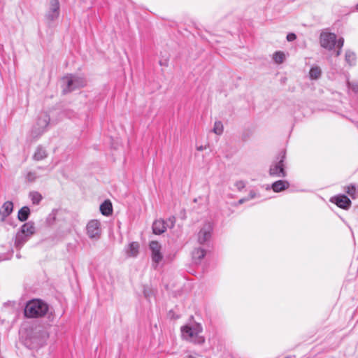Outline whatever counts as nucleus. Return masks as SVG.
I'll list each match as a JSON object with an SVG mask.
<instances>
[{
    "label": "nucleus",
    "mask_w": 358,
    "mask_h": 358,
    "mask_svg": "<svg viewBox=\"0 0 358 358\" xmlns=\"http://www.w3.org/2000/svg\"><path fill=\"white\" fill-rule=\"evenodd\" d=\"M224 127L221 121H215L213 131L217 135H221L223 133Z\"/></svg>",
    "instance_id": "24"
},
{
    "label": "nucleus",
    "mask_w": 358,
    "mask_h": 358,
    "mask_svg": "<svg viewBox=\"0 0 358 358\" xmlns=\"http://www.w3.org/2000/svg\"><path fill=\"white\" fill-rule=\"evenodd\" d=\"M285 152L279 153L276 159L272 162L269 168V175L275 178H284L287 173L285 170Z\"/></svg>",
    "instance_id": "5"
},
{
    "label": "nucleus",
    "mask_w": 358,
    "mask_h": 358,
    "mask_svg": "<svg viewBox=\"0 0 358 358\" xmlns=\"http://www.w3.org/2000/svg\"><path fill=\"white\" fill-rule=\"evenodd\" d=\"M20 231L30 238L32 235L35 234L36 231L34 223L33 222H28L24 223L21 227Z\"/></svg>",
    "instance_id": "12"
},
{
    "label": "nucleus",
    "mask_w": 358,
    "mask_h": 358,
    "mask_svg": "<svg viewBox=\"0 0 358 358\" xmlns=\"http://www.w3.org/2000/svg\"><path fill=\"white\" fill-rule=\"evenodd\" d=\"M245 185L243 181H238L236 183V187L238 190H241L245 187Z\"/></svg>",
    "instance_id": "32"
},
{
    "label": "nucleus",
    "mask_w": 358,
    "mask_h": 358,
    "mask_svg": "<svg viewBox=\"0 0 358 358\" xmlns=\"http://www.w3.org/2000/svg\"><path fill=\"white\" fill-rule=\"evenodd\" d=\"M48 311L47 303L39 299H33L27 303L24 313L28 318H38L45 316Z\"/></svg>",
    "instance_id": "1"
},
{
    "label": "nucleus",
    "mask_w": 358,
    "mask_h": 358,
    "mask_svg": "<svg viewBox=\"0 0 358 358\" xmlns=\"http://www.w3.org/2000/svg\"><path fill=\"white\" fill-rule=\"evenodd\" d=\"M296 38V36L294 33H289L287 35V40L288 41H293Z\"/></svg>",
    "instance_id": "31"
},
{
    "label": "nucleus",
    "mask_w": 358,
    "mask_h": 358,
    "mask_svg": "<svg viewBox=\"0 0 358 358\" xmlns=\"http://www.w3.org/2000/svg\"><path fill=\"white\" fill-rule=\"evenodd\" d=\"M248 201V199H247L246 197L245 198H243V199H241L239 201H238V203L239 204H242L245 201Z\"/></svg>",
    "instance_id": "34"
},
{
    "label": "nucleus",
    "mask_w": 358,
    "mask_h": 358,
    "mask_svg": "<svg viewBox=\"0 0 358 358\" xmlns=\"http://www.w3.org/2000/svg\"><path fill=\"white\" fill-rule=\"evenodd\" d=\"M357 6H358V5H357Z\"/></svg>",
    "instance_id": "37"
},
{
    "label": "nucleus",
    "mask_w": 358,
    "mask_h": 358,
    "mask_svg": "<svg viewBox=\"0 0 358 358\" xmlns=\"http://www.w3.org/2000/svg\"><path fill=\"white\" fill-rule=\"evenodd\" d=\"M356 60L355 54L351 51H347L345 52V61L350 64L352 65L355 64Z\"/></svg>",
    "instance_id": "26"
},
{
    "label": "nucleus",
    "mask_w": 358,
    "mask_h": 358,
    "mask_svg": "<svg viewBox=\"0 0 358 358\" xmlns=\"http://www.w3.org/2000/svg\"><path fill=\"white\" fill-rule=\"evenodd\" d=\"M50 122V117L48 114L42 113L38 117L37 122L34 127L31 133L34 137H37L43 134L48 127Z\"/></svg>",
    "instance_id": "7"
},
{
    "label": "nucleus",
    "mask_w": 358,
    "mask_h": 358,
    "mask_svg": "<svg viewBox=\"0 0 358 358\" xmlns=\"http://www.w3.org/2000/svg\"><path fill=\"white\" fill-rule=\"evenodd\" d=\"M47 157V150L42 147H38L34 154L33 158L34 160L41 161L45 159Z\"/></svg>",
    "instance_id": "19"
},
{
    "label": "nucleus",
    "mask_w": 358,
    "mask_h": 358,
    "mask_svg": "<svg viewBox=\"0 0 358 358\" xmlns=\"http://www.w3.org/2000/svg\"><path fill=\"white\" fill-rule=\"evenodd\" d=\"M334 199L338 207L344 209L349 208L351 204L350 200L345 195L336 196Z\"/></svg>",
    "instance_id": "13"
},
{
    "label": "nucleus",
    "mask_w": 358,
    "mask_h": 358,
    "mask_svg": "<svg viewBox=\"0 0 358 358\" xmlns=\"http://www.w3.org/2000/svg\"><path fill=\"white\" fill-rule=\"evenodd\" d=\"M62 91L66 94L85 86L86 80L82 76L69 74L62 78Z\"/></svg>",
    "instance_id": "3"
},
{
    "label": "nucleus",
    "mask_w": 358,
    "mask_h": 358,
    "mask_svg": "<svg viewBox=\"0 0 358 358\" xmlns=\"http://www.w3.org/2000/svg\"><path fill=\"white\" fill-rule=\"evenodd\" d=\"M289 187V183L287 180H278L273 183L272 189L275 192H280L287 189Z\"/></svg>",
    "instance_id": "14"
},
{
    "label": "nucleus",
    "mask_w": 358,
    "mask_h": 358,
    "mask_svg": "<svg viewBox=\"0 0 358 358\" xmlns=\"http://www.w3.org/2000/svg\"><path fill=\"white\" fill-rule=\"evenodd\" d=\"M202 328L199 324L194 326H184L181 328L182 336L188 341L195 343H203L204 338L199 334L201 332Z\"/></svg>",
    "instance_id": "4"
},
{
    "label": "nucleus",
    "mask_w": 358,
    "mask_h": 358,
    "mask_svg": "<svg viewBox=\"0 0 358 358\" xmlns=\"http://www.w3.org/2000/svg\"><path fill=\"white\" fill-rule=\"evenodd\" d=\"M30 215V209L28 206H23L17 213V219L21 222L26 221Z\"/></svg>",
    "instance_id": "20"
},
{
    "label": "nucleus",
    "mask_w": 358,
    "mask_h": 358,
    "mask_svg": "<svg viewBox=\"0 0 358 358\" xmlns=\"http://www.w3.org/2000/svg\"><path fill=\"white\" fill-rule=\"evenodd\" d=\"M348 86L352 91L358 92V83L348 82Z\"/></svg>",
    "instance_id": "28"
},
{
    "label": "nucleus",
    "mask_w": 358,
    "mask_h": 358,
    "mask_svg": "<svg viewBox=\"0 0 358 358\" xmlns=\"http://www.w3.org/2000/svg\"><path fill=\"white\" fill-rule=\"evenodd\" d=\"M143 294L145 298L148 299L152 294V291L151 289L148 287H145L143 290Z\"/></svg>",
    "instance_id": "29"
},
{
    "label": "nucleus",
    "mask_w": 358,
    "mask_h": 358,
    "mask_svg": "<svg viewBox=\"0 0 358 358\" xmlns=\"http://www.w3.org/2000/svg\"><path fill=\"white\" fill-rule=\"evenodd\" d=\"M213 231V225L210 222L205 223L199 232L198 233V242L200 244H203L208 241L211 237V233Z\"/></svg>",
    "instance_id": "8"
},
{
    "label": "nucleus",
    "mask_w": 358,
    "mask_h": 358,
    "mask_svg": "<svg viewBox=\"0 0 358 358\" xmlns=\"http://www.w3.org/2000/svg\"><path fill=\"white\" fill-rule=\"evenodd\" d=\"M273 59L278 64H282L285 59V55L283 52L277 51L273 55Z\"/></svg>",
    "instance_id": "22"
},
{
    "label": "nucleus",
    "mask_w": 358,
    "mask_h": 358,
    "mask_svg": "<svg viewBox=\"0 0 358 358\" xmlns=\"http://www.w3.org/2000/svg\"><path fill=\"white\" fill-rule=\"evenodd\" d=\"M27 179L30 182L34 181L36 179V174L34 173L29 172L27 175Z\"/></svg>",
    "instance_id": "30"
},
{
    "label": "nucleus",
    "mask_w": 358,
    "mask_h": 358,
    "mask_svg": "<svg viewBox=\"0 0 358 358\" xmlns=\"http://www.w3.org/2000/svg\"><path fill=\"white\" fill-rule=\"evenodd\" d=\"M205 255L206 251L201 248H196L192 252V258L196 263L199 262L204 257Z\"/></svg>",
    "instance_id": "21"
},
{
    "label": "nucleus",
    "mask_w": 358,
    "mask_h": 358,
    "mask_svg": "<svg viewBox=\"0 0 358 358\" xmlns=\"http://www.w3.org/2000/svg\"><path fill=\"white\" fill-rule=\"evenodd\" d=\"M13 210V203L12 201H6L0 208L1 221L3 222Z\"/></svg>",
    "instance_id": "11"
},
{
    "label": "nucleus",
    "mask_w": 358,
    "mask_h": 358,
    "mask_svg": "<svg viewBox=\"0 0 358 358\" xmlns=\"http://www.w3.org/2000/svg\"><path fill=\"white\" fill-rule=\"evenodd\" d=\"M321 69L318 66L312 67L309 72V76L311 79H317L321 76Z\"/></svg>",
    "instance_id": "23"
},
{
    "label": "nucleus",
    "mask_w": 358,
    "mask_h": 358,
    "mask_svg": "<svg viewBox=\"0 0 358 358\" xmlns=\"http://www.w3.org/2000/svg\"><path fill=\"white\" fill-rule=\"evenodd\" d=\"M29 238L28 236L23 234L22 231H18L15 236V245L20 248Z\"/></svg>",
    "instance_id": "17"
},
{
    "label": "nucleus",
    "mask_w": 358,
    "mask_h": 358,
    "mask_svg": "<svg viewBox=\"0 0 358 358\" xmlns=\"http://www.w3.org/2000/svg\"><path fill=\"white\" fill-rule=\"evenodd\" d=\"M320 42L322 48L329 50H331L336 46L338 50H337L336 55L339 56L341 54V50L343 45L344 39L343 38H340L337 40L336 34L329 32H322L320 36Z\"/></svg>",
    "instance_id": "2"
},
{
    "label": "nucleus",
    "mask_w": 358,
    "mask_h": 358,
    "mask_svg": "<svg viewBox=\"0 0 358 358\" xmlns=\"http://www.w3.org/2000/svg\"><path fill=\"white\" fill-rule=\"evenodd\" d=\"M256 196H257V194L255 193V192L251 191L249 194V196L246 198L248 199V200H250V199L255 198Z\"/></svg>",
    "instance_id": "33"
},
{
    "label": "nucleus",
    "mask_w": 358,
    "mask_h": 358,
    "mask_svg": "<svg viewBox=\"0 0 358 358\" xmlns=\"http://www.w3.org/2000/svg\"><path fill=\"white\" fill-rule=\"evenodd\" d=\"M174 218H173V220H171V224H172V226L173 225V223H174Z\"/></svg>",
    "instance_id": "36"
},
{
    "label": "nucleus",
    "mask_w": 358,
    "mask_h": 358,
    "mask_svg": "<svg viewBox=\"0 0 358 358\" xmlns=\"http://www.w3.org/2000/svg\"><path fill=\"white\" fill-rule=\"evenodd\" d=\"M346 192L351 196L354 197L355 196V192H356V189L354 186H348L346 187Z\"/></svg>",
    "instance_id": "27"
},
{
    "label": "nucleus",
    "mask_w": 358,
    "mask_h": 358,
    "mask_svg": "<svg viewBox=\"0 0 358 358\" xmlns=\"http://www.w3.org/2000/svg\"><path fill=\"white\" fill-rule=\"evenodd\" d=\"M152 230L155 234H161L166 230L164 222L163 220H156L152 224Z\"/></svg>",
    "instance_id": "18"
},
{
    "label": "nucleus",
    "mask_w": 358,
    "mask_h": 358,
    "mask_svg": "<svg viewBox=\"0 0 358 358\" xmlns=\"http://www.w3.org/2000/svg\"><path fill=\"white\" fill-rule=\"evenodd\" d=\"M203 149H204V148L203 146L197 147V150L199 151H202Z\"/></svg>",
    "instance_id": "35"
},
{
    "label": "nucleus",
    "mask_w": 358,
    "mask_h": 358,
    "mask_svg": "<svg viewBox=\"0 0 358 358\" xmlns=\"http://www.w3.org/2000/svg\"><path fill=\"white\" fill-rule=\"evenodd\" d=\"M86 233L90 239H99L101 235V224L98 220H90L86 225Z\"/></svg>",
    "instance_id": "6"
},
{
    "label": "nucleus",
    "mask_w": 358,
    "mask_h": 358,
    "mask_svg": "<svg viewBox=\"0 0 358 358\" xmlns=\"http://www.w3.org/2000/svg\"><path fill=\"white\" fill-rule=\"evenodd\" d=\"M29 198L31 199L33 204H38L42 199L41 194L37 192H30Z\"/></svg>",
    "instance_id": "25"
},
{
    "label": "nucleus",
    "mask_w": 358,
    "mask_h": 358,
    "mask_svg": "<svg viewBox=\"0 0 358 358\" xmlns=\"http://www.w3.org/2000/svg\"><path fill=\"white\" fill-rule=\"evenodd\" d=\"M139 252V244L137 242L131 243L127 249V255L129 257H135Z\"/></svg>",
    "instance_id": "16"
},
{
    "label": "nucleus",
    "mask_w": 358,
    "mask_h": 358,
    "mask_svg": "<svg viewBox=\"0 0 358 358\" xmlns=\"http://www.w3.org/2000/svg\"><path fill=\"white\" fill-rule=\"evenodd\" d=\"M150 249L152 252L151 256L152 262L155 264H159L163 259L160 244L157 241H151L150 243Z\"/></svg>",
    "instance_id": "9"
},
{
    "label": "nucleus",
    "mask_w": 358,
    "mask_h": 358,
    "mask_svg": "<svg viewBox=\"0 0 358 358\" xmlns=\"http://www.w3.org/2000/svg\"><path fill=\"white\" fill-rule=\"evenodd\" d=\"M59 15V3L58 0H50L49 11L46 14V17L50 21L56 20Z\"/></svg>",
    "instance_id": "10"
},
{
    "label": "nucleus",
    "mask_w": 358,
    "mask_h": 358,
    "mask_svg": "<svg viewBox=\"0 0 358 358\" xmlns=\"http://www.w3.org/2000/svg\"><path fill=\"white\" fill-rule=\"evenodd\" d=\"M100 211L105 216H109L112 214L113 206L110 200H106L100 205Z\"/></svg>",
    "instance_id": "15"
}]
</instances>
